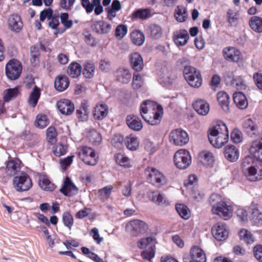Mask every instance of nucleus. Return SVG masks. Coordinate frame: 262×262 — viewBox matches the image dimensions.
<instances>
[{
    "label": "nucleus",
    "instance_id": "f257e3e1",
    "mask_svg": "<svg viewBox=\"0 0 262 262\" xmlns=\"http://www.w3.org/2000/svg\"><path fill=\"white\" fill-rule=\"evenodd\" d=\"M209 202L211 206V212L224 220H228L232 216L233 208L231 204L221 195L212 193Z\"/></svg>",
    "mask_w": 262,
    "mask_h": 262
},
{
    "label": "nucleus",
    "instance_id": "f03ea898",
    "mask_svg": "<svg viewBox=\"0 0 262 262\" xmlns=\"http://www.w3.org/2000/svg\"><path fill=\"white\" fill-rule=\"evenodd\" d=\"M140 114L148 124L156 125L160 123L163 110L162 106L156 102L146 100L140 106Z\"/></svg>",
    "mask_w": 262,
    "mask_h": 262
},
{
    "label": "nucleus",
    "instance_id": "7ed1b4c3",
    "mask_svg": "<svg viewBox=\"0 0 262 262\" xmlns=\"http://www.w3.org/2000/svg\"><path fill=\"white\" fill-rule=\"evenodd\" d=\"M242 169L250 181L255 182L262 180V162L255 160L251 156L246 157L243 159Z\"/></svg>",
    "mask_w": 262,
    "mask_h": 262
},
{
    "label": "nucleus",
    "instance_id": "20e7f679",
    "mask_svg": "<svg viewBox=\"0 0 262 262\" xmlns=\"http://www.w3.org/2000/svg\"><path fill=\"white\" fill-rule=\"evenodd\" d=\"M184 76L188 84L194 88H200L202 84V78L200 72L191 66L185 67Z\"/></svg>",
    "mask_w": 262,
    "mask_h": 262
},
{
    "label": "nucleus",
    "instance_id": "39448f33",
    "mask_svg": "<svg viewBox=\"0 0 262 262\" xmlns=\"http://www.w3.org/2000/svg\"><path fill=\"white\" fill-rule=\"evenodd\" d=\"M148 181L157 187H161L167 184L165 176L155 168L148 167L145 170Z\"/></svg>",
    "mask_w": 262,
    "mask_h": 262
},
{
    "label": "nucleus",
    "instance_id": "423d86ee",
    "mask_svg": "<svg viewBox=\"0 0 262 262\" xmlns=\"http://www.w3.org/2000/svg\"><path fill=\"white\" fill-rule=\"evenodd\" d=\"M173 161L176 167L181 169L187 168L191 162V157L189 151L181 149L176 152L173 157Z\"/></svg>",
    "mask_w": 262,
    "mask_h": 262
},
{
    "label": "nucleus",
    "instance_id": "0eeeda50",
    "mask_svg": "<svg viewBox=\"0 0 262 262\" xmlns=\"http://www.w3.org/2000/svg\"><path fill=\"white\" fill-rule=\"evenodd\" d=\"M13 186L17 191L23 192L30 189L32 186V182L29 175L23 172L14 178Z\"/></svg>",
    "mask_w": 262,
    "mask_h": 262
},
{
    "label": "nucleus",
    "instance_id": "6e6552de",
    "mask_svg": "<svg viewBox=\"0 0 262 262\" xmlns=\"http://www.w3.org/2000/svg\"><path fill=\"white\" fill-rule=\"evenodd\" d=\"M170 143L176 146H182L189 141L187 133L181 128L173 129L169 135Z\"/></svg>",
    "mask_w": 262,
    "mask_h": 262
},
{
    "label": "nucleus",
    "instance_id": "1a4fd4ad",
    "mask_svg": "<svg viewBox=\"0 0 262 262\" xmlns=\"http://www.w3.org/2000/svg\"><path fill=\"white\" fill-rule=\"evenodd\" d=\"M78 156L85 164L95 165L97 162V157L95 150L87 146H82L78 149Z\"/></svg>",
    "mask_w": 262,
    "mask_h": 262
},
{
    "label": "nucleus",
    "instance_id": "9d476101",
    "mask_svg": "<svg viewBox=\"0 0 262 262\" xmlns=\"http://www.w3.org/2000/svg\"><path fill=\"white\" fill-rule=\"evenodd\" d=\"M22 71L21 63L16 59L10 60L6 66V74L11 80H16L19 78Z\"/></svg>",
    "mask_w": 262,
    "mask_h": 262
},
{
    "label": "nucleus",
    "instance_id": "9b49d317",
    "mask_svg": "<svg viewBox=\"0 0 262 262\" xmlns=\"http://www.w3.org/2000/svg\"><path fill=\"white\" fill-rule=\"evenodd\" d=\"M147 225L139 220H134L128 222L126 225V230L133 236H138L144 233L147 230Z\"/></svg>",
    "mask_w": 262,
    "mask_h": 262
},
{
    "label": "nucleus",
    "instance_id": "f8f14e48",
    "mask_svg": "<svg viewBox=\"0 0 262 262\" xmlns=\"http://www.w3.org/2000/svg\"><path fill=\"white\" fill-rule=\"evenodd\" d=\"M211 233L217 241H223L227 238L229 231L225 224L217 223L212 226Z\"/></svg>",
    "mask_w": 262,
    "mask_h": 262
},
{
    "label": "nucleus",
    "instance_id": "ddd939ff",
    "mask_svg": "<svg viewBox=\"0 0 262 262\" xmlns=\"http://www.w3.org/2000/svg\"><path fill=\"white\" fill-rule=\"evenodd\" d=\"M224 58L229 62H237L242 60L241 52L235 47H227L223 50Z\"/></svg>",
    "mask_w": 262,
    "mask_h": 262
},
{
    "label": "nucleus",
    "instance_id": "4468645a",
    "mask_svg": "<svg viewBox=\"0 0 262 262\" xmlns=\"http://www.w3.org/2000/svg\"><path fill=\"white\" fill-rule=\"evenodd\" d=\"M108 113V106L105 103H98L94 107L93 115L95 119L101 120L105 118Z\"/></svg>",
    "mask_w": 262,
    "mask_h": 262
},
{
    "label": "nucleus",
    "instance_id": "2eb2a0df",
    "mask_svg": "<svg viewBox=\"0 0 262 262\" xmlns=\"http://www.w3.org/2000/svg\"><path fill=\"white\" fill-rule=\"evenodd\" d=\"M208 139L210 143L216 148H221L229 140V134H221L220 135H208Z\"/></svg>",
    "mask_w": 262,
    "mask_h": 262
},
{
    "label": "nucleus",
    "instance_id": "dca6fc26",
    "mask_svg": "<svg viewBox=\"0 0 262 262\" xmlns=\"http://www.w3.org/2000/svg\"><path fill=\"white\" fill-rule=\"evenodd\" d=\"M57 106L59 111L64 115H70L74 111V106L71 100L61 99L57 103Z\"/></svg>",
    "mask_w": 262,
    "mask_h": 262
},
{
    "label": "nucleus",
    "instance_id": "f3484780",
    "mask_svg": "<svg viewBox=\"0 0 262 262\" xmlns=\"http://www.w3.org/2000/svg\"><path fill=\"white\" fill-rule=\"evenodd\" d=\"M21 162L19 160H10L6 165V173L8 176H13L20 170Z\"/></svg>",
    "mask_w": 262,
    "mask_h": 262
},
{
    "label": "nucleus",
    "instance_id": "a211bd4d",
    "mask_svg": "<svg viewBox=\"0 0 262 262\" xmlns=\"http://www.w3.org/2000/svg\"><path fill=\"white\" fill-rule=\"evenodd\" d=\"M129 61L132 68L136 71H141L144 67L143 60L141 55L134 52L129 55Z\"/></svg>",
    "mask_w": 262,
    "mask_h": 262
},
{
    "label": "nucleus",
    "instance_id": "6ab92c4d",
    "mask_svg": "<svg viewBox=\"0 0 262 262\" xmlns=\"http://www.w3.org/2000/svg\"><path fill=\"white\" fill-rule=\"evenodd\" d=\"M8 26L10 29L14 32L20 31L23 24L20 17L17 14H12L8 18Z\"/></svg>",
    "mask_w": 262,
    "mask_h": 262
},
{
    "label": "nucleus",
    "instance_id": "aec40b11",
    "mask_svg": "<svg viewBox=\"0 0 262 262\" xmlns=\"http://www.w3.org/2000/svg\"><path fill=\"white\" fill-rule=\"evenodd\" d=\"M189 34L187 30L184 29L176 31L173 33V40L177 46H183L185 45L189 39Z\"/></svg>",
    "mask_w": 262,
    "mask_h": 262
},
{
    "label": "nucleus",
    "instance_id": "412c9836",
    "mask_svg": "<svg viewBox=\"0 0 262 262\" xmlns=\"http://www.w3.org/2000/svg\"><path fill=\"white\" fill-rule=\"evenodd\" d=\"M126 122L129 128L136 131H139L143 127L141 119L134 115H128L126 118Z\"/></svg>",
    "mask_w": 262,
    "mask_h": 262
},
{
    "label": "nucleus",
    "instance_id": "4be33fe9",
    "mask_svg": "<svg viewBox=\"0 0 262 262\" xmlns=\"http://www.w3.org/2000/svg\"><path fill=\"white\" fill-rule=\"evenodd\" d=\"M92 28L97 33L99 34H107L112 30V25L103 20L96 21L92 25Z\"/></svg>",
    "mask_w": 262,
    "mask_h": 262
},
{
    "label": "nucleus",
    "instance_id": "5701e85b",
    "mask_svg": "<svg viewBox=\"0 0 262 262\" xmlns=\"http://www.w3.org/2000/svg\"><path fill=\"white\" fill-rule=\"evenodd\" d=\"M60 191L66 196H71L77 193V188L70 179L67 177L64 181L63 186L60 189Z\"/></svg>",
    "mask_w": 262,
    "mask_h": 262
},
{
    "label": "nucleus",
    "instance_id": "b1692460",
    "mask_svg": "<svg viewBox=\"0 0 262 262\" xmlns=\"http://www.w3.org/2000/svg\"><path fill=\"white\" fill-rule=\"evenodd\" d=\"M239 151L234 145H228L225 147L224 155L225 158L230 162L236 161L239 158Z\"/></svg>",
    "mask_w": 262,
    "mask_h": 262
},
{
    "label": "nucleus",
    "instance_id": "393cba45",
    "mask_svg": "<svg viewBox=\"0 0 262 262\" xmlns=\"http://www.w3.org/2000/svg\"><path fill=\"white\" fill-rule=\"evenodd\" d=\"M190 256L194 262H206V255L203 250L198 246H193L190 250Z\"/></svg>",
    "mask_w": 262,
    "mask_h": 262
},
{
    "label": "nucleus",
    "instance_id": "a878e982",
    "mask_svg": "<svg viewBox=\"0 0 262 262\" xmlns=\"http://www.w3.org/2000/svg\"><path fill=\"white\" fill-rule=\"evenodd\" d=\"M193 106L195 111L200 115L205 116L209 111V105L204 100L200 99L196 100L193 104Z\"/></svg>",
    "mask_w": 262,
    "mask_h": 262
},
{
    "label": "nucleus",
    "instance_id": "bb28decb",
    "mask_svg": "<svg viewBox=\"0 0 262 262\" xmlns=\"http://www.w3.org/2000/svg\"><path fill=\"white\" fill-rule=\"evenodd\" d=\"M210 133L209 135H220L221 134H229L227 127L225 123L223 121H219L216 122L215 125L212 126L209 130Z\"/></svg>",
    "mask_w": 262,
    "mask_h": 262
},
{
    "label": "nucleus",
    "instance_id": "cd10ccee",
    "mask_svg": "<svg viewBox=\"0 0 262 262\" xmlns=\"http://www.w3.org/2000/svg\"><path fill=\"white\" fill-rule=\"evenodd\" d=\"M217 101L222 110L225 112L229 111L230 98L228 95L224 92H220L217 94Z\"/></svg>",
    "mask_w": 262,
    "mask_h": 262
},
{
    "label": "nucleus",
    "instance_id": "c85d7f7f",
    "mask_svg": "<svg viewBox=\"0 0 262 262\" xmlns=\"http://www.w3.org/2000/svg\"><path fill=\"white\" fill-rule=\"evenodd\" d=\"M250 210L252 220L255 223H258L262 221V212L260 210L258 204L252 202L250 206Z\"/></svg>",
    "mask_w": 262,
    "mask_h": 262
},
{
    "label": "nucleus",
    "instance_id": "c756f323",
    "mask_svg": "<svg viewBox=\"0 0 262 262\" xmlns=\"http://www.w3.org/2000/svg\"><path fill=\"white\" fill-rule=\"evenodd\" d=\"M233 100L236 106L241 110L248 106V101L246 96L241 92H235L233 96Z\"/></svg>",
    "mask_w": 262,
    "mask_h": 262
},
{
    "label": "nucleus",
    "instance_id": "7c9ffc66",
    "mask_svg": "<svg viewBox=\"0 0 262 262\" xmlns=\"http://www.w3.org/2000/svg\"><path fill=\"white\" fill-rule=\"evenodd\" d=\"M199 158L201 162L206 166L212 165L214 161L213 154L208 150L200 152L199 154Z\"/></svg>",
    "mask_w": 262,
    "mask_h": 262
},
{
    "label": "nucleus",
    "instance_id": "2f4dec72",
    "mask_svg": "<svg viewBox=\"0 0 262 262\" xmlns=\"http://www.w3.org/2000/svg\"><path fill=\"white\" fill-rule=\"evenodd\" d=\"M69 85V78L65 75L59 76L55 79V88L60 92H62L67 89Z\"/></svg>",
    "mask_w": 262,
    "mask_h": 262
},
{
    "label": "nucleus",
    "instance_id": "473e14b6",
    "mask_svg": "<svg viewBox=\"0 0 262 262\" xmlns=\"http://www.w3.org/2000/svg\"><path fill=\"white\" fill-rule=\"evenodd\" d=\"M38 183L39 186L45 190L53 191L55 188V185L51 182L48 177L44 174L39 176Z\"/></svg>",
    "mask_w": 262,
    "mask_h": 262
},
{
    "label": "nucleus",
    "instance_id": "72a5a7b5",
    "mask_svg": "<svg viewBox=\"0 0 262 262\" xmlns=\"http://www.w3.org/2000/svg\"><path fill=\"white\" fill-rule=\"evenodd\" d=\"M86 137L89 141L94 145L99 144L102 140L100 134L94 129H90L86 132Z\"/></svg>",
    "mask_w": 262,
    "mask_h": 262
},
{
    "label": "nucleus",
    "instance_id": "f704fd0d",
    "mask_svg": "<svg viewBox=\"0 0 262 262\" xmlns=\"http://www.w3.org/2000/svg\"><path fill=\"white\" fill-rule=\"evenodd\" d=\"M114 159L116 163L121 166L125 168H129L132 166L130 159L124 154H117L115 155Z\"/></svg>",
    "mask_w": 262,
    "mask_h": 262
},
{
    "label": "nucleus",
    "instance_id": "c9c22d12",
    "mask_svg": "<svg viewBox=\"0 0 262 262\" xmlns=\"http://www.w3.org/2000/svg\"><path fill=\"white\" fill-rule=\"evenodd\" d=\"M124 143L127 148L130 150L137 149L139 146V142L138 138L133 134L126 137Z\"/></svg>",
    "mask_w": 262,
    "mask_h": 262
},
{
    "label": "nucleus",
    "instance_id": "e433bc0d",
    "mask_svg": "<svg viewBox=\"0 0 262 262\" xmlns=\"http://www.w3.org/2000/svg\"><path fill=\"white\" fill-rule=\"evenodd\" d=\"M243 127L249 135H255L257 131V124L250 118L246 119L243 123Z\"/></svg>",
    "mask_w": 262,
    "mask_h": 262
},
{
    "label": "nucleus",
    "instance_id": "4c0bfd02",
    "mask_svg": "<svg viewBox=\"0 0 262 262\" xmlns=\"http://www.w3.org/2000/svg\"><path fill=\"white\" fill-rule=\"evenodd\" d=\"M82 67L77 62H72L69 64L67 70L68 74L72 78L78 77L81 73Z\"/></svg>",
    "mask_w": 262,
    "mask_h": 262
},
{
    "label": "nucleus",
    "instance_id": "58836bf2",
    "mask_svg": "<svg viewBox=\"0 0 262 262\" xmlns=\"http://www.w3.org/2000/svg\"><path fill=\"white\" fill-rule=\"evenodd\" d=\"M251 28L256 32H262V17L254 16L249 20Z\"/></svg>",
    "mask_w": 262,
    "mask_h": 262
},
{
    "label": "nucleus",
    "instance_id": "ea45409f",
    "mask_svg": "<svg viewBox=\"0 0 262 262\" xmlns=\"http://www.w3.org/2000/svg\"><path fill=\"white\" fill-rule=\"evenodd\" d=\"M118 80L124 83L129 82L132 78V74L128 69H120L117 72Z\"/></svg>",
    "mask_w": 262,
    "mask_h": 262
},
{
    "label": "nucleus",
    "instance_id": "a19ab883",
    "mask_svg": "<svg viewBox=\"0 0 262 262\" xmlns=\"http://www.w3.org/2000/svg\"><path fill=\"white\" fill-rule=\"evenodd\" d=\"M132 42L137 46L142 45L145 40L143 33L139 30H134L130 33Z\"/></svg>",
    "mask_w": 262,
    "mask_h": 262
},
{
    "label": "nucleus",
    "instance_id": "79ce46f5",
    "mask_svg": "<svg viewBox=\"0 0 262 262\" xmlns=\"http://www.w3.org/2000/svg\"><path fill=\"white\" fill-rule=\"evenodd\" d=\"M148 33L152 38L157 39L162 35V29L159 25L152 24L148 28Z\"/></svg>",
    "mask_w": 262,
    "mask_h": 262
},
{
    "label": "nucleus",
    "instance_id": "37998d69",
    "mask_svg": "<svg viewBox=\"0 0 262 262\" xmlns=\"http://www.w3.org/2000/svg\"><path fill=\"white\" fill-rule=\"evenodd\" d=\"M19 94L18 87L12 89H8L4 91L3 99L6 102H9L11 100L16 98Z\"/></svg>",
    "mask_w": 262,
    "mask_h": 262
},
{
    "label": "nucleus",
    "instance_id": "c03bdc74",
    "mask_svg": "<svg viewBox=\"0 0 262 262\" xmlns=\"http://www.w3.org/2000/svg\"><path fill=\"white\" fill-rule=\"evenodd\" d=\"M150 197L152 201L159 205L167 206L169 204L165 196L158 192H153Z\"/></svg>",
    "mask_w": 262,
    "mask_h": 262
},
{
    "label": "nucleus",
    "instance_id": "a18cd8bd",
    "mask_svg": "<svg viewBox=\"0 0 262 262\" xmlns=\"http://www.w3.org/2000/svg\"><path fill=\"white\" fill-rule=\"evenodd\" d=\"M240 239L247 244H251L254 241L252 234L247 229H242L238 232Z\"/></svg>",
    "mask_w": 262,
    "mask_h": 262
},
{
    "label": "nucleus",
    "instance_id": "49530a36",
    "mask_svg": "<svg viewBox=\"0 0 262 262\" xmlns=\"http://www.w3.org/2000/svg\"><path fill=\"white\" fill-rule=\"evenodd\" d=\"M40 96V91L39 89H38L37 86H35V88L33 89V91H32L30 95L29 96L28 99L29 104L33 107H35L37 105Z\"/></svg>",
    "mask_w": 262,
    "mask_h": 262
},
{
    "label": "nucleus",
    "instance_id": "de8ad7c7",
    "mask_svg": "<svg viewBox=\"0 0 262 262\" xmlns=\"http://www.w3.org/2000/svg\"><path fill=\"white\" fill-rule=\"evenodd\" d=\"M187 16V11L184 7L179 6L177 7L175 10L174 16L177 21L183 22L186 20Z\"/></svg>",
    "mask_w": 262,
    "mask_h": 262
},
{
    "label": "nucleus",
    "instance_id": "09e8293b",
    "mask_svg": "<svg viewBox=\"0 0 262 262\" xmlns=\"http://www.w3.org/2000/svg\"><path fill=\"white\" fill-rule=\"evenodd\" d=\"M31 57L30 62L32 66L37 67L39 64V52L38 49L32 46L30 48Z\"/></svg>",
    "mask_w": 262,
    "mask_h": 262
},
{
    "label": "nucleus",
    "instance_id": "8fccbe9b",
    "mask_svg": "<svg viewBox=\"0 0 262 262\" xmlns=\"http://www.w3.org/2000/svg\"><path fill=\"white\" fill-rule=\"evenodd\" d=\"M113 186L107 185L98 191V197L102 201H106L110 196Z\"/></svg>",
    "mask_w": 262,
    "mask_h": 262
},
{
    "label": "nucleus",
    "instance_id": "3c124183",
    "mask_svg": "<svg viewBox=\"0 0 262 262\" xmlns=\"http://www.w3.org/2000/svg\"><path fill=\"white\" fill-rule=\"evenodd\" d=\"M155 239L152 237H147L141 239L138 243V246L141 249L155 247Z\"/></svg>",
    "mask_w": 262,
    "mask_h": 262
},
{
    "label": "nucleus",
    "instance_id": "603ef678",
    "mask_svg": "<svg viewBox=\"0 0 262 262\" xmlns=\"http://www.w3.org/2000/svg\"><path fill=\"white\" fill-rule=\"evenodd\" d=\"M151 16V10L149 9H138L133 13V17L135 19H145Z\"/></svg>",
    "mask_w": 262,
    "mask_h": 262
},
{
    "label": "nucleus",
    "instance_id": "864d4df0",
    "mask_svg": "<svg viewBox=\"0 0 262 262\" xmlns=\"http://www.w3.org/2000/svg\"><path fill=\"white\" fill-rule=\"evenodd\" d=\"M95 67L92 62H87L84 66L83 75L87 78H92L95 73Z\"/></svg>",
    "mask_w": 262,
    "mask_h": 262
},
{
    "label": "nucleus",
    "instance_id": "5fc2aeb1",
    "mask_svg": "<svg viewBox=\"0 0 262 262\" xmlns=\"http://www.w3.org/2000/svg\"><path fill=\"white\" fill-rule=\"evenodd\" d=\"M176 209L182 218L187 220L190 217V212L186 206L182 204H177L176 206Z\"/></svg>",
    "mask_w": 262,
    "mask_h": 262
},
{
    "label": "nucleus",
    "instance_id": "6e6d98bb",
    "mask_svg": "<svg viewBox=\"0 0 262 262\" xmlns=\"http://www.w3.org/2000/svg\"><path fill=\"white\" fill-rule=\"evenodd\" d=\"M89 111L88 107L85 104H82L76 111V115L78 118L82 121L87 120L89 117Z\"/></svg>",
    "mask_w": 262,
    "mask_h": 262
},
{
    "label": "nucleus",
    "instance_id": "4d7b16f0",
    "mask_svg": "<svg viewBox=\"0 0 262 262\" xmlns=\"http://www.w3.org/2000/svg\"><path fill=\"white\" fill-rule=\"evenodd\" d=\"M68 147L66 145L57 143L53 147V152L56 157H60L67 152Z\"/></svg>",
    "mask_w": 262,
    "mask_h": 262
},
{
    "label": "nucleus",
    "instance_id": "13d9d810",
    "mask_svg": "<svg viewBox=\"0 0 262 262\" xmlns=\"http://www.w3.org/2000/svg\"><path fill=\"white\" fill-rule=\"evenodd\" d=\"M62 219L64 226L71 230L74 224L73 215L69 212L66 211L63 213Z\"/></svg>",
    "mask_w": 262,
    "mask_h": 262
},
{
    "label": "nucleus",
    "instance_id": "bf43d9fd",
    "mask_svg": "<svg viewBox=\"0 0 262 262\" xmlns=\"http://www.w3.org/2000/svg\"><path fill=\"white\" fill-rule=\"evenodd\" d=\"M231 84L237 90H244L246 88V82L241 76L233 79L231 82Z\"/></svg>",
    "mask_w": 262,
    "mask_h": 262
},
{
    "label": "nucleus",
    "instance_id": "052dcab7",
    "mask_svg": "<svg viewBox=\"0 0 262 262\" xmlns=\"http://www.w3.org/2000/svg\"><path fill=\"white\" fill-rule=\"evenodd\" d=\"M124 141L123 137L119 134H115L111 141L112 144L117 148H121L123 146V142Z\"/></svg>",
    "mask_w": 262,
    "mask_h": 262
},
{
    "label": "nucleus",
    "instance_id": "680f3d73",
    "mask_svg": "<svg viewBox=\"0 0 262 262\" xmlns=\"http://www.w3.org/2000/svg\"><path fill=\"white\" fill-rule=\"evenodd\" d=\"M127 32V28L125 25H119L115 30V36L118 39L123 38Z\"/></svg>",
    "mask_w": 262,
    "mask_h": 262
},
{
    "label": "nucleus",
    "instance_id": "e2e57ef3",
    "mask_svg": "<svg viewBox=\"0 0 262 262\" xmlns=\"http://www.w3.org/2000/svg\"><path fill=\"white\" fill-rule=\"evenodd\" d=\"M57 133L55 127L50 126L47 130V139L48 142L53 143L56 140Z\"/></svg>",
    "mask_w": 262,
    "mask_h": 262
},
{
    "label": "nucleus",
    "instance_id": "0e129e2a",
    "mask_svg": "<svg viewBox=\"0 0 262 262\" xmlns=\"http://www.w3.org/2000/svg\"><path fill=\"white\" fill-rule=\"evenodd\" d=\"M49 124L47 117L46 115H38L37 116L35 124L37 126L43 128Z\"/></svg>",
    "mask_w": 262,
    "mask_h": 262
},
{
    "label": "nucleus",
    "instance_id": "69168bd1",
    "mask_svg": "<svg viewBox=\"0 0 262 262\" xmlns=\"http://www.w3.org/2000/svg\"><path fill=\"white\" fill-rule=\"evenodd\" d=\"M231 139L235 143L241 142L243 140L242 132L238 129H234L231 133Z\"/></svg>",
    "mask_w": 262,
    "mask_h": 262
},
{
    "label": "nucleus",
    "instance_id": "338daca9",
    "mask_svg": "<svg viewBox=\"0 0 262 262\" xmlns=\"http://www.w3.org/2000/svg\"><path fill=\"white\" fill-rule=\"evenodd\" d=\"M143 77L139 74H134L133 78V86L134 89H139L143 84Z\"/></svg>",
    "mask_w": 262,
    "mask_h": 262
},
{
    "label": "nucleus",
    "instance_id": "774afa93",
    "mask_svg": "<svg viewBox=\"0 0 262 262\" xmlns=\"http://www.w3.org/2000/svg\"><path fill=\"white\" fill-rule=\"evenodd\" d=\"M228 21L231 25L234 24L238 18V13L237 12L230 9L227 12Z\"/></svg>",
    "mask_w": 262,
    "mask_h": 262
}]
</instances>
